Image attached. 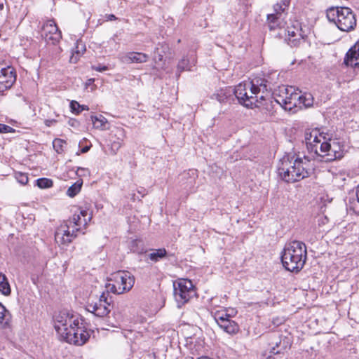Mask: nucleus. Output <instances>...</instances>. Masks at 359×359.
I'll return each instance as SVG.
<instances>
[{"label": "nucleus", "mask_w": 359, "mask_h": 359, "mask_svg": "<svg viewBox=\"0 0 359 359\" xmlns=\"http://www.w3.org/2000/svg\"><path fill=\"white\" fill-rule=\"evenodd\" d=\"M91 121L93 127L96 129L104 130L109 128V123L107 119L102 115L91 116Z\"/></svg>", "instance_id": "nucleus-27"}, {"label": "nucleus", "mask_w": 359, "mask_h": 359, "mask_svg": "<svg viewBox=\"0 0 359 359\" xmlns=\"http://www.w3.org/2000/svg\"><path fill=\"white\" fill-rule=\"evenodd\" d=\"M344 64L351 67H359V41L346 54Z\"/></svg>", "instance_id": "nucleus-19"}, {"label": "nucleus", "mask_w": 359, "mask_h": 359, "mask_svg": "<svg viewBox=\"0 0 359 359\" xmlns=\"http://www.w3.org/2000/svg\"><path fill=\"white\" fill-rule=\"evenodd\" d=\"M142 254V259L144 261L148 262L150 260L153 262H157V252L154 250H146L145 252H140Z\"/></svg>", "instance_id": "nucleus-39"}, {"label": "nucleus", "mask_w": 359, "mask_h": 359, "mask_svg": "<svg viewBox=\"0 0 359 359\" xmlns=\"http://www.w3.org/2000/svg\"><path fill=\"white\" fill-rule=\"evenodd\" d=\"M319 128L306 129L304 132V141L306 148L310 154L318 153V144L321 140L318 137Z\"/></svg>", "instance_id": "nucleus-15"}, {"label": "nucleus", "mask_w": 359, "mask_h": 359, "mask_svg": "<svg viewBox=\"0 0 359 359\" xmlns=\"http://www.w3.org/2000/svg\"><path fill=\"white\" fill-rule=\"evenodd\" d=\"M174 57V53L167 43L161 45V51L158 53V61H164V64H170Z\"/></svg>", "instance_id": "nucleus-26"}, {"label": "nucleus", "mask_w": 359, "mask_h": 359, "mask_svg": "<svg viewBox=\"0 0 359 359\" xmlns=\"http://www.w3.org/2000/svg\"><path fill=\"white\" fill-rule=\"evenodd\" d=\"M109 293L103 292L96 302H88L86 309L95 316L100 318L106 316L110 312V302L108 301Z\"/></svg>", "instance_id": "nucleus-9"}, {"label": "nucleus", "mask_w": 359, "mask_h": 359, "mask_svg": "<svg viewBox=\"0 0 359 359\" xmlns=\"http://www.w3.org/2000/svg\"><path fill=\"white\" fill-rule=\"evenodd\" d=\"M4 8V4L2 3H0V10H3Z\"/></svg>", "instance_id": "nucleus-55"}, {"label": "nucleus", "mask_w": 359, "mask_h": 359, "mask_svg": "<svg viewBox=\"0 0 359 359\" xmlns=\"http://www.w3.org/2000/svg\"><path fill=\"white\" fill-rule=\"evenodd\" d=\"M104 21H113L117 19V18L114 14H106L104 15Z\"/></svg>", "instance_id": "nucleus-51"}, {"label": "nucleus", "mask_w": 359, "mask_h": 359, "mask_svg": "<svg viewBox=\"0 0 359 359\" xmlns=\"http://www.w3.org/2000/svg\"><path fill=\"white\" fill-rule=\"evenodd\" d=\"M90 334L88 332L85 330L83 323L81 326L77 327L74 332L69 334L65 341L69 344L82 346L88 340Z\"/></svg>", "instance_id": "nucleus-16"}, {"label": "nucleus", "mask_w": 359, "mask_h": 359, "mask_svg": "<svg viewBox=\"0 0 359 359\" xmlns=\"http://www.w3.org/2000/svg\"><path fill=\"white\" fill-rule=\"evenodd\" d=\"M287 36L285 41L291 47L298 46L300 41L304 39L306 34L302 30L301 24L296 21L287 28Z\"/></svg>", "instance_id": "nucleus-12"}, {"label": "nucleus", "mask_w": 359, "mask_h": 359, "mask_svg": "<svg viewBox=\"0 0 359 359\" xmlns=\"http://www.w3.org/2000/svg\"><path fill=\"white\" fill-rule=\"evenodd\" d=\"M344 147L343 144L336 140H333L332 143L330 142V154H327L326 161L331 162L342 158L344 156Z\"/></svg>", "instance_id": "nucleus-22"}, {"label": "nucleus", "mask_w": 359, "mask_h": 359, "mask_svg": "<svg viewBox=\"0 0 359 359\" xmlns=\"http://www.w3.org/2000/svg\"><path fill=\"white\" fill-rule=\"evenodd\" d=\"M92 69L97 72H104L108 69V67L106 65H100L92 66Z\"/></svg>", "instance_id": "nucleus-50"}, {"label": "nucleus", "mask_w": 359, "mask_h": 359, "mask_svg": "<svg viewBox=\"0 0 359 359\" xmlns=\"http://www.w3.org/2000/svg\"><path fill=\"white\" fill-rule=\"evenodd\" d=\"M92 219V213L87 210H81L71 218L64 221L55 232V242L59 245H69L77 237L81 227L86 228Z\"/></svg>", "instance_id": "nucleus-1"}, {"label": "nucleus", "mask_w": 359, "mask_h": 359, "mask_svg": "<svg viewBox=\"0 0 359 359\" xmlns=\"http://www.w3.org/2000/svg\"><path fill=\"white\" fill-rule=\"evenodd\" d=\"M16 72L11 66L0 69V93L11 88L16 81Z\"/></svg>", "instance_id": "nucleus-13"}, {"label": "nucleus", "mask_w": 359, "mask_h": 359, "mask_svg": "<svg viewBox=\"0 0 359 359\" xmlns=\"http://www.w3.org/2000/svg\"><path fill=\"white\" fill-rule=\"evenodd\" d=\"M294 169H296V173L292 175V176L297 178V182L308 177L311 173L310 161L306 159L305 156L304 158H296L294 159Z\"/></svg>", "instance_id": "nucleus-14"}, {"label": "nucleus", "mask_w": 359, "mask_h": 359, "mask_svg": "<svg viewBox=\"0 0 359 359\" xmlns=\"http://www.w3.org/2000/svg\"><path fill=\"white\" fill-rule=\"evenodd\" d=\"M168 257V259L172 262H175V258L173 254L168 255L165 248H158V259Z\"/></svg>", "instance_id": "nucleus-44"}, {"label": "nucleus", "mask_w": 359, "mask_h": 359, "mask_svg": "<svg viewBox=\"0 0 359 359\" xmlns=\"http://www.w3.org/2000/svg\"><path fill=\"white\" fill-rule=\"evenodd\" d=\"M278 92L280 94H282L284 98L285 97H290V93H297L296 92H294V90L292 86L279 87Z\"/></svg>", "instance_id": "nucleus-43"}, {"label": "nucleus", "mask_w": 359, "mask_h": 359, "mask_svg": "<svg viewBox=\"0 0 359 359\" xmlns=\"http://www.w3.org/2000/svg\"><path fill=\"white\" fill-rule=\"evenodd\" d=\"M0 292L4 295H8L11 293L10 285L5 275L0 273Z\"/></svg>", "instance_id": "nucleus-35"}, {"label": "nucleus", "mask_w": 359, "mask_h": 359, "mask_svg": "<svg viewBox=\"0 0 359 359\" xmlns=\"http://www.w3.org/2000/svg\"><path fill=\"white\" fill-rule=\"evenodd\" d=\"M41 35L46 41L53 44L58 43L62 38L61 32L53 20H48L43 24Z\"/></svg>", "instance_id": "nucleus-11"}, {"label": "nucleus", "mask_w": 359, "mask_h": 359, "mask_svg": "<svg viewBox=\"0 0 359 359\" xmlns=\"http://www.w3.org/2000/svg\"><path fill=\"white\" fill-rule=\"evenodd\" d=\"M55 120H46V121H45V124H46L47 126H51V124H52L53 123H55Z\"/></svg>", "instance_id": "nucleus-52"}, {"label": "nucleus", "mask_w": 359, "mask_h": 359, "mask_svg": "<svg viewBox=\"0 0 359 359\" xmlns=\"http://www.w3.org/2000/svg\"><path fill=\"white\" fill-rule=\"evenodd\" d=\"M271 88L269 86V82L267 81L266 83H262V86L257 88V95L258 96L259 93H262L259 97V100L262 102V101L266 100V97L270 93Z\"/></svg>", "instance_id": "nucleus-33"}, {"label": "nucleus", "mask_w": 359, "mask_h": 359, "mask_svg": "<svg viewBox=\"0 0 359 359\" xmlns=\"http://www.w3.org/2000/svg\"><path fill=\"white\" fill-rule=\"evenodd\" d=\"M281 18H277L276 15H267V21H268V27L270 30L275 29L280 25Z\"/></svg>", "instance_id": "nucleus-38"}, {"label": "nucleus", "mask_w": 359, "mask_h": 359, "mask_svg": "<svg viewBox=\"0 0 359 359\" xmlns=\"http://www.w3.org/2000/svg\"><path fill=\"white\" fill-rule=\"evenodd\" d=\"M82 185L83 180L81 179L77 180L75 183L69 187L67 191V195L72 198L74 197L81 191Z\"/></svg>", "instance_id": "nucleus-34"}, {"label": "nucleus", "mask_w": 359, "mask_h": 359, "mask_svg": "<svg viewBox=\"0 0 359 359\" xmlns=\"http://www.w3.org/2000/svg\"><path fill=\"white\" fill-rule=\"evenodd\" d=\"M278 173L280 179L287 183L297 182V178L292 176V175L296 173L294 160H290L289 156H283L280 160V164L278 167Z\"/></svg>", "instance_id": "nucleus-10"}, {"label": "nucleus", "mask_w": 359, "mask_h": 359, "mask_svg": "<svg viewBox=\"0 0 359 359\" xmlns=\"http://www.w3.org/2000/svg\"><path fill=\"white\" fill-rule=\"evenodd\" d=\"M66 144V141L60 138H55L53 141V147L57 154H61L64 151V146Z\"/></svg>", "instance_id": "nucleus-40"}, {"label": "nucleus", "mask_w": 359, "mask_h": 359, "mask_svg": "<svg viewBox=\"0 0 359 359\" xmlns=\"http://www.w3.org/2000/svg\"><path fill=\"white\" fill-rule=\"evenodd\" d=\"M267 80L264 78H257L250 82H247L250 87V93L252 94H257V88L262 83H266Z\"/></svg>", "instance_id": "nucleus-36"}, {"label": "nucleus", "mask_w": 359, "mask_h": 359, "mask_svg": "<svg viewBox=\"0 0 359 359\" xmlns=\"http://www.w3.org/2000/svg\"><path fill=\"white\" fill-rule=\"evenodd\" d=\"M290 4H286L283 0H280V2L276 4L273 6L274 13L271 15H276L277 18H282L283 14L286 13Z\"/></svg>", "instance_id": "nucleus-30"}, {"label": "nucleus", "mask_w": 359, "mask_h": 359, "mask_svg": "<svg viewBox=\"0 0 359 359\" xmlns=\"http://www.w3.org/2000/svg\"><path fill=\"white\" fill-rule=\"evenodd\" d=\"M348 205L350 210L359 215V185L356 189L355 198H350Z\"/></svg>", "instance_id": "nucleus-32"}, {"label": "nucleus", "mask_w": 359, "mask_h": 359, "mask_svg": "<svg viewBox=\"0 0 359 359\" xmlns=\"http://www.w3.org/2000/svg\"><path fill=\"white\" fill-rule=\"evenodd\" d=\"M326 15L341 31L348 32L356 26L355 15L350 8L331 7L327 10Z\"/></svg>", "instance_id": "nucleus-4"}, {"label": "nucleus", "mask_w": 359, "mask_h": 359, "mask_svg": "<svg viewBox=\"0 0 359 359\" xmlns=\"http://www.w3.org/2000/svg\"><path fill=\"white\" fill-rule=\"evenodd\" d=\"M90 149V147L89 146H86L84 147L81 150V153H86L89 151Z\"/></svg>", "instance_id": "nucleus-53"}, {"label": "nucleus", "mask_w": 359, "mask_h": 359, "mask_svg": "<svg viewBox=\"0 0 359 359\" xmlns=\"http://www.w3.org/2000/svg\"><path fill=\"white\" fill-rule=\"evenodd\" d=\"M14 130L11 126L0 123V133H9L14 132Z\"/></svg>", "instance_id": "nucleus-49"}, {"label": "nucleus", "mask_w": 359, "mask_h": 359, "mask_svg": "<svg viewBox=\"0 0 359 359\" xmlns=\"http://www.w3.org/2000/svg\"><path fill=\"white\" fill-rule=\"evenodd\" d=\"M162 68H164L165 69H168V67H163Z\"/></svg>", "instance_id": "nucleus-58"}, {"label": "nucleus", "mask_w": 359, "mask_h": 359, "mask_svg": "<svg viewBox=\"0 0 359 359\" xmlns=\"http://www.w3.org/2000/svg\"><path fill=\"white\" fill-rule=\"evenodd\" d=\"M283 267L288 271L299 272L307 259L306 246L304 243L293 241L286 243L280 255Z\"/></svg>", "instance_id": "nucleus-2"}, {"label": "nucleus", "mask_w": 359, "mask_h": 359, "mask_svg": "<svg viewBox=\"0 0 359 359\" xmlns=\"http://www.w3.org/2000/svg\"><path fill=\"white\" fill-rule=\"evenodd\" d=\"M90 334L88 332L85 330L83 323L81 326L77 327L74 332L69 334L65 341L69 344L82 346L88 340Z\"/></svg>", "instance_id": "nucleus-17"}, {"label": "nucleus", "mask_w": 359, "mask_h": 359, "mask_svg": "<svg viewBox=\"0 0 359 359\" xmlns=\"http://www.w3.org/2000/svg\"><path fill=\"white\" fill-rule=\"evenodd\" d=\"M238 103L248 108L259 107L262 104L257 94L250 93V87L247 82L240 83L233 90Z\"/></svg>", "instance_id": "nucleus-7"}, {"label": "nucleus", "mask_w": 359, "mask_h": 359, "mask_svg": "<svg viewBox=\"0 0 359 359\" xmlns=\"http://www.w3.org/2000/svg\"><path fill=\"white\" fill-rule=\"evenodd\" d=\"M231 92H233V90L231 89L221 90L217 93L214 94V96L220 103H222L226 102Z\"/></svg>", "instance_id": "nucleus-37"}, {"label": "nucleus", "mask_w": 359, "mask_h": 359, "mask_svg": "<svg viewBox=\"0 0 359 359\" xmlns=\"http://www.w3.org/2000/svg\"><path fill=\"white\" fill-rule=\"evenodd\" d=\"M318 137H321L324 141H332V134H330L329 133H325L324 131H320L319 129Z\"/></svg>", "instance_id": "nucleus-48"}, {"label": "nucleus", "mask_w": 359, "mask_h": 359, "mask_svg": "<svg viewBox=\"0 0 359 359\" xmlns=\"http://www.w3.org/2000/svg\"><path fill=\"white\" fill-rule=\"evenodd\" d=\"M296 97L297 93H290V97H285V98L283 95L280 94L278 92L273 93L275 102L279 104L283 109L288 111L292 110L293 107L297 106V102H295Z\"/></svg>", "instance_id": "nucleus-20"}, {"label": "nucleus", "mask_w": 359, "mask_h": 359, "mask_svg": "<svg viewBox=\"0 0 359 359\" xmlns=\"http://www.w3.org/2000/svg\"><path fill=\"white\" fill-rule=\"evenodd\" d=\"M80 107H81V104H79V103L77 102L76 101L73 100L70 102V108L73 113H76V114L80 113L81 111V110H80Z\"/></svg>", "instance_id": "nucleus-47"}, {"label": "nucleus", "mask_w": 359, "mask_h": 359, "mask_svg": "<svg viewBox=\"0 0 359 359\" xmlns=\"http://www.w3.org/2000/svg\"><path fill=\"white\" fill-rule=\"evenodd\" d=\"M15 178L17 181L22 185H25L28 183L29 178L26 174L19 172L16 174Z\"/></svg>", "instance_id": "nucleus-45"}, {"label": "nucleus", "mask_w": 359, "mask_h": 359, "mask_svg": "<svg viewBox=\"0 0 359 359\" xmlns=\"http://www.w3.org/2000/svg\"><path fill=\"white\" fill-rule=\"evenodd\" d=\"M173 295L178 308H181L196 295V288L189 279H180L173 283Z\"/></svg>", "instance_id": "nucleus-6"}, {"label": "nucleus", "mask_w": 359, "mask_h": 359, "mask_svg": "<svg viewBox=\"0 0 359 359\" xmlns=\"http://www.w3.org/2000/svg\"><path fill=\"white\" fill-rule=\"evenodd\" d=\"M80 110H88V107L86 105H81Z\"/></svg>", "instance_id": "nucleus-54"}, {"label": "nucleus", "mask_w": 359, "mask_h": 359, "mask_svg": "<svg viewBox=\"0 0 359 359\" xmlns=\"http://www.w3.org/2000/svg\"><path fill=\"white\" fill-rule=\"evenodd\" d=\"M125 137L126 133L123 128L118 127L111 131L109 141L111 142L110 150L112 154L114 155L117 153V151L121 147Z\"/></svg>", "instance_id": "nucleus-18"}, {"label": "nucleus", "mask_w": 359, "mask_h": 359, "mask_svg": "<svg viewBox=\"0 0 359 359\" xmlns=\"http://www.w3.org/2000/svg\"><path fill=\"white\" fill-rule=\"evenodd\" d=\"M196 60L194 56L191 57H184L178 63L177 69L180 72L189 71L191 67L195 65Z\"/></svg>", "instance_id": "nucleus-28"}, {"label": "nucleus", "mask_w": 359, "mask_h": 359, "mask_svg": "<svg viewBox=\"0 0 359 359\" xmlns=\"http://www.w3.org/2000/svg\"><path fill=\"white\" fill-rule=\"evenodd\" d=\"M270 342L269 345L271 346L270 353L276 355L281 352V348H279L281 344V337L278 333H272L270 334Z\"/></svg>", "instance_id": "nucleus-25"}, {"label": "nucleus", "mask_w": 359, "mask_h": 359, "mask_svg": "<svg viewBox=\"0 0 359 359\" xmlns=\"http://www.w3.org/2000/svg\"><path fill=\"white\" fill-rule=\"evenodd\" d=\"M36 184L41 189H47L52 187L53 182L48 178H40L36 180Z\"/></svg>", "instance_id": "nucleus-42"}, {"label": "nucleus", "mask_w": 359, "mask_h": 359, "mask_svg": "<svg viewBox=\"0 0 359 359\" xmlns=\"http://www.w3.org/2000/svg\"><path fill=\"white\" fill-rule=\"evenodd\" d=\"M85 50V46L81 43L77 42L75 49L72 50V53L69 59L70 62L76 63Z\"/></svg>", "instance_id": "nucleus-31"}, {"label": "nucleus", "mask_w": 359, "mask_h": 359, "mask_svg": "<svg viewBox=\"0 0 359 359\" xmlns=\"http://www.w3.org/2000/svg\"><path fill=\"white\" fill-rule=\"evenodd\" d=\"M11 318L9 311L0 302V328H6L8 325Z\"/></svg>", "instance_id": "nucleus-29"}, {"label": "nucleus", "mask_w": 359, "mask_h": 359, "mask_svg": "<svg viewBox=\"0 0 359 359\" xmlns=\"http://www.w3.org/2000/svg\"><path fill=\"white\" fill-rule=\"evenodd\" d=\"M83 323V320L80 315L67 311H60L54 317L55 329L64 340Z\"/></svg>", "instance_id": "nucleus-3"}, {"label": "nucleus", "mask_w": 359, "mask_h": 359, "mask_svg": "<svg viewBox=\"0 0 359 359\" xmlns=\"http://www.w3.org/2000/svg\"><path fill=\"white\" fill-rule=\"evenodd\" d=\"M318 144V153H313L315 156L318 158V160L323 162H328L326 161L327 154H330V141H324L323 142Z\"/></svg>", "instance_id": "nucleus-24"}, {"label": "nucleus", "mask_w": 359, "mask_h": 359, "mask_svg": "<svg viewBox=\"0 0 359 359\" xmlns=\"http://www.w3.org/2000/svg\"><path fill=\"white\" fill-rule=\"evenodd\" d=\"M286 4H290V0H283Z\"/></svg>", "instance_id": "nucleus-56"}, {"label": "nucleus", "mask_w": 359, "mask_h": 359, "mask_svg": "<svg viewBox=\"0 0 359 359\" xmlns=\"http://www.w3.org/2000/svg\"><path fill=\"white\" fill-rule=\"evenodd\" d=\"M110 281L105 285L107 293L121 294L132 289L135 283L134 276L128 271H118L111 275Z\"/></svg>", "instance_id": "nucleus-5"}, {"label": "nucleus", "mask_w": 359, "mask_h": 359, "mask_svg": "<svg viewBox=\"0 0 359 359\" xmlns=\"http://www.w3.org/2000/svg\"><path fill=\"white\" fill-rule=\"evenodd\" d=\"M76 174L78 177H86L90 175V172L88 168L78 167L76 171Z\"/></svg>", "instance_id": "nucleus-46"}, {"label": "nucleus", "mask_w": 359, "mask_h": 359, "mask_svg": "<svg viewBox=\"0 0 359 359\" xmlns=\"http://www.w3.org/2000/svg\"><path fill=\"white\" fill-rule=\"evenodd\" d=\"M311 95H309V97L304 95H300L299 93H297V97H295V102H297V100L299 102V103L303 104L305 107H308L313 104V100L311 98Z\"/></svg>", "instance_id": "nucleus-41"}, {"label": "nucleus", "mask_w": 359, "mask_h": 359, "mask_svg": "<svg viewBox=\"0 0 359 359\" xmlns=\"http://www.w3.org/2000/svg\"><path fill=\"white\" fill-rule=\"evenodd\" d=\"M198 177V172L196 170H189L187 172H184L180 175V182L186 180L182 182V185L184 186V189L192 191L194 187L196 179Z\"/></svg>", "instance_id": "nucleus-21"}, {"label": "nucleus", "mask_w": 359, "mask_h": 359, "mask_svg": "<svg viewBox=\"0 0 359 359\" xmlns=\"http://www.w3.org/2000/svg\"><path fill=\"white\" fill-rule=\"evenodd\" d=\"M215 320L225 332L233 334L239 331V326L225 310H217L212 312Z\"/></svg>", "instance_id": "nucleus-8"}, {"label": "nucleus", "mask_w": 359, "mask_h": 359, "mask_svg": "<svg viewBox=\"0 0 359 359\" xmlns=\"http://www.w3.org/2000/svg\"><path fill=\"white\" fill-rule=\"evenodd\" d=\"M148 56L142 53L130 52L128 53L123 57V61L126 63H142L147 60Z\"/></svg>", "instance_id": "nucleus-23"}, {"label": "nucleus", "mask_w": 359, "mask_h": 359, "mask_svg": "<svg viewBox=\"0 0 359 359\" xmlns=\"http://www.w3.org/2000/svg\"><path fill=\"white\" fill-rule=\"evenodd\" d=\"M91 81H93V79H90L89 83H91Z\"/></svg>", "instance_id": "nucleus-57"}]
</instances>
